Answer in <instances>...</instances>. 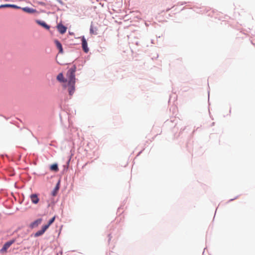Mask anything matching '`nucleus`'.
I'll list each match as a JSON object with an SVG mask.
<instances>
[{
  "label": "nucleus",
  "mask_w": 255,
  "mask_h": 255,
  "mask_svg": "<svg viewBox=\"0 0 255 255\" xmlns=\"http://www.w3.org/2000/svg\"><path fill=\"white\" fill-rule=\"evenodd\" d=\"M76 70V67L75 65L68 70L67 73V76L68 79V83L66 82L67 80H65L62 73L59 74L57 76V79L59 81L65 83L63 84V87L67 89L70 96H72L75 92Z\"/></svg>",
  "instance_id": "1"
},
{
  "label": "nucleus",
  "mask_w": 255,
  "mask_h": 255,
  "mask_svg": "<svg viewBox=\"0 0 255 255\" xmlns=\"http://www.w3.org/2000/svg\"><path fill=\"white\" fill-rule=\"evenodd\" d=\"M15 240H12L5 243L2 248L0 250V253L4 254L6 253L7 250L10 247V246L15 242Z\"/></svg>",
  "instance_id": "2"
},
{
  "label": "nucleus",
  "mask_w": 255,
  "mask_h": 255,
  "mask_svg": "<svg viewBox=\"0 0 255 255\" xmlns=\"http://www.w3.org/2000/svg\"><path fill=\"white\" fill-rule=\"evenodd\" d=\"M82 46L83 49L85 53H88L89 52V48L88 47V44L85 38V37L83 36L82 39Z\"/></svg>",
  "instance_id": "3"
},
{
  "label": "nucleus",
  "mask_w": 255,
  "mask_h": 255,
  "mask_svg": "<svg viewBox=\"0 0 255 255\" xmlns=\"http://www.w3.org/2000/svg\"><path fill=\"white\" fill-rule=\"evenodd\" d=\"M30 200L32 203L34 204H37L39 201V199L38 197V196L36 194H32L30 196Z\"/></svg>",
  "instance_id": "4"
},
{
  "label": "nucleus",
  "mask_w": 255,
  "mask_h": 255,
  "mask_svg": "<svg viewBox=\"0 0 255 255\" xmlns=\"http://www.w3.org/2000/svg\"><path fill=\"white\" fill-rule=\"evenodd\" d=\"M47 229V226H42V229L40 230H39L35 233V234H34V236L35 237H37L41 236L42 235H43L44 233V232L46 231Z\"/></svg>",
  "instance_id": "5"
},
{
  "label": "nucleus",
  "mask_w": 255,
  "mask_h": 255,
  "mask_svg": "<svg viewBox=\"0 0 255 255\" xmlns=\"http://www.w3.org/2000/svg\"><path fill=\"white\" fill-rule=\"evenodd\" d=\"M57 29L61 34H64L66 31L67 27L62 25V24H59L57 25Z\"/></svg>",
  "instance_id": "6"
},
{
  "label": "nucleus",
  "mask_w": 255,
  "mask_h": 255,
  "mask_svg": "<svg viewBox=\"0 0 255 255\" xmlns=\"http://www.w3.org/2000/svg\"><path fill=\"white\" fill-rule=\"evenodd\" d=\"M21 8L23 11L28 13H34L36 12V9L28 7H22Z\"/></svg>",
  "instance_id": "7"
},
{
  "label": "nucleus",
  "mask_w": 255,
  "mask_h": 255,
  "mask_svg": "<svg viewBox=\"0 0 255 255\" xmlns=\"http://www.w3.org/2000/svg\"><path fill=\"white\" fill-rule=\"evenodd\" d=\"M42 221V220L41 218L35 220L30 224V227L33 228L38 227L41 223Z\"/></svg>",
  "instance_id": "8"
},
{
  "label": "nucleus",
  "mask_w": 255,
  "mask_h": 255,
  "mask_svg": "<svg viewBox=\"0 0 255 255\" xmlns=\"http://www.w3.org/2000/svg\"><path fill=\"white\" fill-rule=\"evenodd\" d=\"M54 42L56 45L57 48L59 50V53H61V54L63 53V50L62 46V44H61V43L57 40H55L54 41Z\"/></svg>",
  "instance_id": "9"
},
{
  "label": "nucleus",
  "mask_w": 255,
  "mask_h": 255,
  "mask_svg": "<svg viewBox=\"0 0 255 255\" xmlns=\"http://www.w3.org/2000/svg\"><path fill=\"white\" fill-rule=\"evenodd\" d=\"M0 7H12L15 9H20L21 7L15 4H5L0 6Z\"/></svg>",
  "instance_id": "10"
},
{
  "label": "nucleus",
  "mask_w": 255,
  "mask_h": 255,
  "mask_svg": "<svg viewBox=\"0 0 255 255\" xmlns=\"http://www.w3.org/2000/svg\"><path fill=\"white\" fill-rule=\"evenodd\" d=\"M36 23L37 24H38L39 25L43 26V27H44L45 28H46V29H49L50 28V26L49 25H48L44 21H40V20H37L36 21Z\"/></svg>",
  "instance_id": "11"
},
{
  "label": "nucleus",
  "mask_w": 255,
  "mask_h": 255,
  "mask_svg": "<svg viewBox=\"0 0 255 255\" xmlns=\"http://www.w3.org/2000/svg\"><path fill=\"white\" fill-rule=\"evenodd\" d=\"M98 28L97 27H94L92 25H91L90 32L91 34L97 35Z\"/></svg>",
  "instance_id": "12"
},
{
  "label": "nucleus",
  "mask_w": 255,
  "mask_h": 255,
  "mask_svg": "<svg viewBox=\"0 0 255 255\" xmlns=\"http://www.w3.org/2000/svg\"><path fill=\"white\" fill-rule=\"evenodd\" d=\"M50 169L52 171H58V165L57 164H53L52 165H51L50 167Z\"/></svg>",
  "instance_id": "13"
},
{
  "label": "nucleus",
  "mask_w": 255,
  "mask_h": 255,
  "mask_svg": "<svg viewBox=\"0 0 255 255\" xmlns=\"http://www.w3.org/2000/svg\"><path fill=\"white\" fill-rule=\"evenodd\" d=\"M55 219V217H53L52 219H51L49 222L48 223L47 225H44L45 226H47V229L49 228V227L54 222V220Z\"/></svg>",
  "instance_id": "14"
},
{
  "label": "nucleus",
  "mask_w": 255,
  "mask_h": 255,
  "mask_svg": "<svg viewBox=\"0 0 255 255\" xmlns=\"http://www.w3.org/2000/svg\"><path fill=\"white\" fill-rule=\"evenodd\" d=\"M109 236L110 237V240H111V237L110 235H109Z\"/></svg>",
  "instance_id": "15"
}]
</instances>
